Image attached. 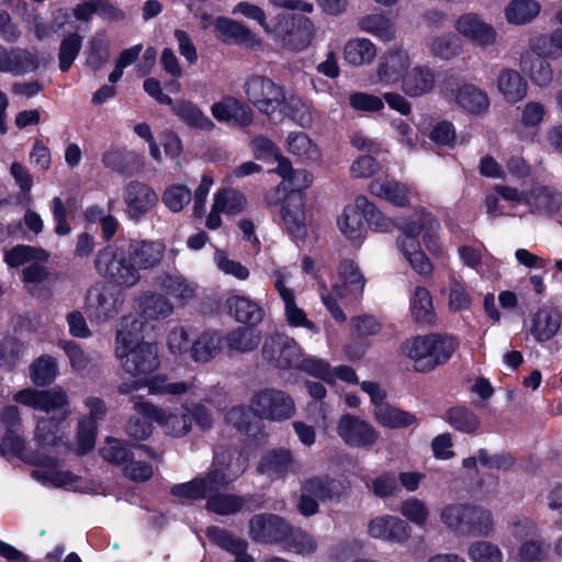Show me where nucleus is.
Here are the masks:
<instances>
[{
    "label": "nucleus",
    "instance_id": "nucleus-1",
    "mask_svg": "<svg viewBox=\"0 0 562 562\" xmlns=\"http://www.w3.org/2000/svg\"><path fill=\"white\" fill-rule=\"evenodd\" d=\"M144 323L128 315L121 319L115 338V357L122 369L135 380L119 386L121 394H130L148 387L153 395L195 394V381H173L166 375L150 374L159 367V357L154 344L143 338Z\"/></svg>",
    "mask_w": 562,
    "mask_h": 562
},
{
    "label": "nucleus",
    "instance_id": "nucleus-2",
    "mask_svg": "<svg viewBox=\"0 0 562 562\" xmlns=\"http://www.w3.org/2000/svg\"><path fill=\"white\" fill-rule=\"evenodd\" d=\"M358 205L362 209L363 220L373 231L386 233L394 226L397 227L400 235L396 238V248L416 273L426 277L432 272V265L419 241V235L423 234L428 251L438 257L443 255L438 236L440 223L431 213L424 207H417L411 217L393 222L364 195H358Z\"/></svg>",
    "mask_w": 562,
    "mask_h": 562
},
{
    "label": "nucleus",
    "instance_id": "nucleus-3",
    "mask_svg": "<svg viewBox=\"0 0 562 562\" xmlns=\"http://www.w3.org/2000/svg\"><path fill=\"white\" fill-rule=\"evenodd\" d=\"M166 252L161 240L132 239L126 251L111 245L101 249L94 260L97 271L116 283L132 288L140 280L139 270L159 266Z\"/></svg>",
    "mask_w": 562,
    "mask_h": 562
},
{
    "label": "nucleus",
    "instance_id": "nucleus-4",
    "mask_svg": "<svg viewBox=\"0 0 562 562\" xmlns=\"http://www.w3.org/2000/svg\"><path fill=\"white\" fill-rule=\"evenodd\" d=\"M249 453L246 448L232 443H218L214 449L210 472L188 483L172 486L171 494L189 499H202L209 493L228 486L240 477L248 468Z\"/></svg>",
    "mask_w": 562,
    "mask_h": 562
},
{
    "label": "nucleus",
    "instance_id": "nucleus-5",
    "mask_svg": "<svg viewBox=\"0 0 562 562\" xmlns=\"http://www.w3.org/2000/svg\"><path fill=\"white\" fill-rule=\"evenodd\" d=\"M13 398L22 405L41 409L50 416L37 422L35 440L43 447L55 445L59 439L61 423L71 415L67 393L60 387L47 391L25 389L18 392Z\"/></svg>",
    "mask_w": 562,
    "mask_h": 562
},
{
    "label": "nucleus",
    "instance_id": "nucleus-6",
    "mask_svg": "<svg viewBox=\"0 0 562 562\" xmlns=\"http://www.w3.org/2000/svg\"><path fill=\"white\" fill-rule=\"evenodd\" d=\"M244 91L248 101L270 120L280 121L290 115L300 126H311L312 117L308 112L297 114L293 111L302 104L301 99L296 95L286 97L283 88L271 79L251 76L246 80Z\"/></svg>",
    "mask_w": 562,
    "mask_h": 562
},
{
    "label": "nucleus",
    "instance_id": "nucleus-7",
    "mask_svg": "<svg viewBox=\"0 0 562 562\" xmlns=\"http://www.w3.org/2000/svg\"><path fill=\"white\" fill-rule=\"evenodd\" d=\"M562 55V32L554 31L550 35H533L529 38L528 49L520 56V69L538 86L551 82L553 72L549 58Z\"/></svg>",
    "mask_w": 562,
    "mask_h": 562
},
{
    "label": "nucleus",
    "instance_id": "nucleus-8",
    "mask_svg": "<svg viewBox=\"0 0 562 562\" xmlns=\"http://www.w3.org/2000/svg\"><path fill=\"white\" fill-rule=\"evenodd\" d=\"M1 453H12L21 460L37 467L33 471V476L45 484L57 487H71L76 476L70 472L59 469L58 462L50 457H36L26 452L24 440L16 434V430H5L0 442Z\"/></svg>",
    "mask_w": 562,
    "mask_h": 562
},
{
    "label": "nucleus",
    "instance_id": "nucleus-9",
    "mask_svg": "<svg viewBox=\"0 0 562 562\" xmlns=\"http://www.w3.org/2000/svg\"><path fill=\"white\" fill-rule=\"evenodd\" d=\"M349 491V482L341 476L324 474L308 477L302 483L299 512L306 517L313 516L318 513V502L339 503Z\"/></svg>",
    "mask_w": 562,
    "mask_h": 562
},
{
    "label": "nucleus",
    "instance_id": "nucleus-10",
    "mask_svg": "<svg viewBox=\"0 0 562 562\" xmlns=\"http://www.w3.org/2000/svg\"><path fill=\"white\" fill-rule=\"evenodd\" d=\"M316 34L314 22L306 16L279 13L268 35L283 49L303 52L313 42Z\"/></svg>",
    "mask_w": 562,
    "mask_h": 562
},
{
    "label": "nucleus",
    "instance_id": "nucleus-11",
    "mask_svg": "<svg viewBox=\"0 0 562 562\" xmlns=\"http://www.w3.org/2000/svg\"><path fill=\"white\" fill-rule=\"evenodd\" d=\"M134 409L139 415L156 422L168 436L182 437L191 430V417L187 405L172 409L138 401L134 404Z\"/></svg>",
    "mask_w": 562,
    "mask_h": 562
},
{
    "label": "nucleus",
    "instance_id": "nucleus-12",
    "mask_svg": "<svg viewBox=\"0 0 562 562\" xmlns=\"http://www.w3.org/2000/svg\"><path fill=\"white\" fill-rule=\"evenodd\" d=\"M250 409L260 418L281 422L294 415L295 404L282 390L265 387L252 395Z\"/></svg>",
    "mask_w": 562,
    "mask_h": 562
},
{
    "label": "nucleus",
    "instance_id": "nucleus-13",
    "mask_svg": "<svg viewBox=\"0 0 562 562\" xmlns=\"http://www.w3.org/2000/svg\"><path fill=\"white\" fill-rule=\"evenodd\" d=\"M274 288L283 304V316L290 327L305 328L314 334L318 333L317 326L308 319L305 311L299 306L294 290L286 285L291 272L285 267H276L271 271Z\"/></svg>",
    "mask_w": 562,
    "mask_h": 562
},
{
    "label": "nucleus",
    "instance_id": "nucleus-14",
    "mask_svg": "<svg viewBox=\"0 0 562 562\" xmlns=\"http://www.w3.org/2000/svg\"><path fill=\"white\" fill-rule=\"evenodd\" d=\"M412 66L409 53L402 47L387 49L379 59L370 80L373 85L394 87L402 82L403 77Z\"/></svg>",
    "mask_w": 562,
    "mask_h": 562
},
{
    "label": "nucleus",
    "instance_id": "nucleus-15",
    "mask_svg": "<svg viewBox=\"0 0 562 562\" xmlns=\"http://www.w3.org/2000/svg\"><path fill=\"white\" fill-rule=\"evenodd\" d=\"M262 356L277 368L290 369L299 367L303 351L294 338L276 334L265 340Z\"/></svg>",
    "mask_w": 562,
    "mask_h": 562
},
{
    "label": "nucleus",
    "instance_id": "nucleus-16",
    "mask_svg": "<svg viewBox=\"0 0 562 562\" xmlns=\"http://www.w3.org/2000/svg\"><path fill=\"white\" fill-rule=\"evenodd\" d=\"M339 438L351 448H369L379 439L378 430L367 420L344 414L337 423Z\"/></svg>",
    "mask_w": 562,
    "mask_h": 562
},
{
    "label": "nucleus",
    "instance_id": "nucleus-17",
    "mask_svg": "<svg viewBox=\"0 0 562 562\" xmlns=\"http://www.w3.org/2000/svg\"><path fill=\"white\" fill-rule=\"evenodd\" d=\"M123 201L127 216L133 221H139L156 206L158 194L144 182L131 181L124 187Z\"/></svg>",
    "mask_w": 562,
    "mask_h": 562
},
{
    "label": "nucleus",
    "instance_id": "nucleus-18",
    "mask_svg": "<svg viewBox=\"0 0 562 562\" xmlns=\"http://www.w3.org/2000/svg\"><path fill=\"white\" fill-rule=\"evenodd\" d=\"M367 532L376 540L403 543L411 537V527L402 518L385 514L370 519Z\"/></svg>",
    "mask_w": 562,
    "mask_h": 562
},
{
    "label": "nucleus",
    "instance_id": "nucleus-19",
    "mask_svg": "<svg viewBox=\"0 0 562 562\" xmlns=\"http://www.w3.org/2000/svg\"><path fill=\"white\" fill-rule=\"evenodd\" d=\"M281 217L288 233L296 240H304L308 233L304 198L299 190L289 193L282 204Z\"/></svg>",
    "mask_w": 562,
    "mask_h": 562
},
{
    "label": "nucleus",
    "instance_id": "nucleus-20",
    "mask_svg": "<svg viewBox=\"0 0 562 562\" xmlns=\"http://www.w3.org/2000/svg\"><path fill=\"white\" fill-rule=\"evenodd\" d=\"M214 32L217 40L228 45H240L246 48H256L262 44V40L249 27L225 16H218L215 19Z\"/></svg>",
    "mask_w": 562,
    "mask_h": 562
},
{
    "label": "nucleus",
    "instance_id": "nucleus-21",
    "mask_svg": "<svg viewBox=\"0 0 562 562\" xmlns=\"http://www.w3.org/2000/svg\"><path fill=\"white\" fill-rule=\"evenodd\" d=\"M453 26L459 35L477 46L486 47L493 45L496 41L494 27L476 13L461 14L454 21Z\"/></svg>",
    "mask_w": 562,
    "mask_h": 562
},
{
    "label": "nucleus",
    "instance_id": "nucleus-22",
    "mask_svg": "<svg viewBox=\"0 0 562 562\" xmlns=\"http://www.w3.org/2000/svg\"><path fill=\"white\" fill-rule=\"evenodd\" d=\"M40 67L38 56L22 47H5L0 44V72L24 76Z\"/></svg>",
    "mask_w": 562,
    "mask_h": 562
},
{
    "label": "nucleus",
    "instance_id": "nucleus-23",
    "mask_svg": "<svg viewBox=\"0 0 562 562\" xmlns=\"http://www.w3.org/2000/svg\"><path fill=\"white\" fill-rule=\"evenodd\" d=\"M211 114L221 123H234L239 127H247L254 121V112L245 102L226 95L211 106Z\"/></svg>",
    "mask_w": 562,
    "mask_h": 562
},
{
    "label": "nucleus",
    "instance_id": "nucleus-24",
    "mask_svg": "<svg viewBox=\"0 0 562 562\" xmlns=\"http://www.w3.org/2000/svg\"><path fill=\"white\" fill-rule=\"evenodd\" d=\"M89 416L79 420L77 434V453L85 454L94 447L97 422L105 414L104 403L98 397H88L85 402Z\"/></svg>",
    "mask_w": 562,
    "mask_h": 562
},
{
    "label": "nucleus",
    "instance_id": "nucleus-25",
    "mask_svg": "<svg viewBox=\"0 0 562 562\" xmlns=\"http://www.w3.org/2000/svg\"><path fill=\"white\" fill-rule=\"evenodd\" d=\"M122 305L120 294L109 285L92 288L87 296V307L100 321L114 317Z\"/></svg>",
    "mask_w": 562,
    "mask_h": 562
},
{
    "label": "nucleus",
    "instance_id": "nucleus-26",
    "mask_svg": "<svg viewBox=\"0 0 562 562\" xmlns=\"http://www.w3.org/2000/svg\"><path fill=\"white\" fill-rule=\"evenodd\" d=\"M288 528L289 525L281 517L272 514H260L250 519L249 536L257 542L281 543Z\"/></svg>",
    "mask_w": 562,
    "mask_h": 562
},
{
    "label": "nucleus",
    "instance_id": "nucleus-27",
    "mask_svg": "<svg viewBox=\"0 0 562 562\" xmlns=\"http://www.w3.org/2000/svg\"><path fill=\"white\" fill-rule=\"evenodd\" d=\"M562 314L558 307L543 305L530 317L529 333L537 342L551 340L560 330Z\"/></svg>",
    "mask_w": 562,
    "mask_h": 562
},
{
    "label": "nucleus",
    "instance_id": "nucleus-28",
    "mask_svg": "<svg viewBox=\"0 0 562 562\" xmlns=\"http://www.w3.org/2000/svg\"><path fill=\"white\" fill-rule=\"evenodd\" d=\"M443 95L448 102L456 103L471 113H482L490 105L487 94L470 83L447 88Z\"/></svg>",
    "mask_w": 562,
    "mask_h": 562
},
{
    "label": "nucleus",
    "instance_id": "nucleus-29",
    "mask_svg": "<svg viewBox=\"0 0 562 562\" xmlns=\"http://www.w3.org/2000/svg\"><path fill=\"white\" fill-rule=\"evenodd\" d=\"M368 190L372 195L398 207L407 206L415 195L411 186L394 179H375L370 182Z\"/></svg>",
    "mask_w": 562,
    "mask_h": 562
},
{
    "label": "nucleus",
    "instance_id": "nucleus-30",
    "mask_svg": "<svg viewBox=\"0 0 562 562\" xmlns=\"http://www.w3.org/2000/svg\"><path fill=\"white\" fill-rule=\"evenodd\" d=\"M435 86V71L425 65L411 66L400 83L402 92L409 98L426 95L432 91Z\"/></svg>",
    "mask_w": 562,
    "mask_h": 562
},
{
    "label": "nucleus",
    "instance_id": "nucleus-31",
    "mask_svg": "<svg viewBox=\"0 0 562 562\" xmlns=\"http://www.w3.org/2000/svg\"><path fill=\"white\" fill-rule=\"evenodd\" d=\"M206 536L211 542L232 554L233 562H255L254 558L247 553L248 542L245 539L215 526L207 528Z\"/></svg>",
    "mask_w": 562,
    "mask_h": 562
},
{
    "label": "nucleus",
    "instance_id": "nucleus-32",
    "mask_svg": "<svg viewBox=\"0 0 562 562\" xmlns=\"http://www.w3.org/2000/svg\"><path fill=\"white\" fill-rule=\"evenodd\" d=\"M228 314L238 323L256 326L262 322L265 311L259 302L245 295H232L226 300Z\"/></svg>",
    "mask_w": 562,
    "mask_h": 562
},
{
    "label": "nucleus",
    "instance_id": "nucleus-33",
    "mask_svg": "<svg viewBox=\"0 0 562 562\" xmlns=\"http://www.w3.org/2000/svg\"><path fill=\"white\" fill-rule=\"evenodd\" d=\"M526 205L532 213L553 214L562 206V193L554 187L537 184L528 193Z\"/></svg>",
    "mask_w": 562,
    "mask_h": 562
},
{
    "label": "nucleus",
    "instance_id": "nucleus-34",
    "mask_svg": "<svg viewBox=\"0 0 562 562\" xmlns=\"http://www.w3.org/2000/svg\"><path fill=\"white\" fill-rule=\"evenodd\" d=\"M172 113L188 127L201 132L214 130V122L195 103L179 99L170 104Z\"/></svg>",
    "mask_w": 562,
    "mask_h": 562
},
{
    "label": "nucleus",
    "instance_id": "nucleus-35",
    "mask_svg": "<svg viewBox=\"0 0 562 562\" xmlns=\"http://www.w3.org/2000/svg\"><path fill=\"white\" fill-rule=\"evenodd\" d=\"M337 226L340 233L351 243L359 244L363 240L366 228L362 209L358 205V196L351 204L345 206L342 213L337 218Z\"/></svg>",
    "mask_w": 562,
    "mask_h": 562
},
{
    "label": "nucleus",
    "instance_id": "nucleus-36",
    "mask_svg": "<svg viewBox=\"0 0 562 562\" xmlns=\"http://www.w3.org/2000/svg\"><path fill=\"white\" fill-rule=\"evenodd\" d=\"M342 56L348 65L355 67L367 66L376 58L378 47L367 37H352L345 43Z\"/></svg>",
    "mask_w": 562,
    "mask_h": 562
},
{
    "label": "nucleus",
    "instance_id": "nucleus-37",
    "mask_svg": "<svg viewBox=\"0 0 562 562\" xmlns=\"http://www.w3.org/2000/svg\"><path fill=\"white\" fill-rule=\"evenodd\" d=\"M496 86L503 98L509 103L521 101L528 90L525 78L515 69L504 68L499 71Z\"/></svg>",
    "mask_w": 562,
    "mask_h": 562
},
{
    "label": "nucleus",
    "instance_id": "nucleus-38",
    "mask_svg": "<svg viewBox=\"0 0 562 562\" xmlns=\"http://www.w3.org/2000/svg\"><path fill=\"white\" fill-rule=\"evenodd\" d=\"M504 546L513 562H541L547 555L544 542L538 536L520 542L517 548L510 544L509 539H505Z\"/></svg>",
    "mask_w": 562,
    "mask_h": 562
},
{
    "label": "nucleus",
    "instance_id": "nucleus-39",
    "mask_svg": "<svg viewBox=\"0 0 562 562\" xmlns=\"http://www.w3.org/2000/svg\"><path fill=\"white\" fill-rule=\"evenodd\" d=\"M158 284L161 290L182 305L188 304L195 296L196 285L179 273L159 276Z\"/></svg>",
    "mask_w": 562,
    "mask_h": 562
},
{
    "label": "nucleus",
    "instance_id": "nucleus-40",
    "mask_svg": "<svg viewBox=\"0 0 562 562\" xmlns=\"http://www.w3.org/2000/svg\"><path fill=\"white\" fill-rule=\"evenodd\" d=\"M429 335L414 336L401 345V352L413 361L418 372L430 371Z\"/></svg>",
    "mask_w": 562,
    "mask_h": 562
},
{
    "label": "nucleus",
    "instance_id": "nucleus-41",
    "mask_svg": "<svg viewBox=\"0 0 562 562\" xmlns=\"http://www.w3.org/2000/svg\"><path fill=\"white\" fill-rule=\"evenodd\" d=\"M358 27L382 42H391L396 36L395 23L384 13H370L360 18Z\"/></svg>",
    "mask_w": 562,
    "mask_h": 562
},
{
    "label": "nucleus",
    "instance_id": "nucleus-42",
    "mask_svg": "<svg viewBox=\"0 0 562 562\" xmlns=\"http://www.w3.org/2000/svg\"><path fill=\"white\" fill-rule=\"evenodd\" d=\"M373 416L380 426L390 429L408 428L417 425L418 423L415 414L402 411L386 403L374 408Z\"/></svg>",
    "mask_w": 562,
    "mask_h": 562
},
{
    "label": "nucleus",
    "instance_id": "nucleus-43",
    "mask_svg": "<svg viewBox=\"0 0 562 562\" xmlns=\"http://www.w3.org/2000/svg\"><path fill=\"white\" fill-rule=\"evenodd\" d=\"M293 467V459L286 450H272L262 456L257 471L274 480L286 475Z\"/></svg>",
    "mask_w": 562,
    "mask_h": 562
},
{
    "label": "nucleus",
    "instance_id": "nucleus-44",
    "mask_svg": "<svg viewBox=\"0 0 562 562\" xmlns=\"http://www.w3.org/2000/svg\"><path fill=\"white\" fill-rule=\"evenodd\" d=\"M223 342V337L218 331H203L191 345V358L195 362L206 363L215 358Z\"/></svg>",
    "mask_w": 562,
    "mask_h": 562
},
{
    "label": "nucleus",
    "instance_id": "nucleus-45",
    "mask_svg": "<svg viewBox=\"0 0 562 562\" xmlns=\"http://www.w3.org/2000/svg\"><path fill=\"white\" fill-rule=\"evenodd\" d=\"M459 257L464 266L486 276L496 268V260L482 246H462L458 250Z\"/></svg>",
    "mask_w": 562,
    "mask_h": 562
},
{
    "label": "nucleus",
    "instance_id": "nucleus-46",
    "mask_svg": "<svg viewBox=\"0 0 562 562\" xmlns=\"http://www.w3.org/2000/svg\"><path fill=\"white\" fill-rule=\"evenodd\" d=\"M288 151L305 162H317L322 153L319 147L303 132H291L285 138Z\"/></svg>",
    "mask_w": 562,
    "mask_h": 562
},
{
    "label": "nucleus",
    "instance_id": "nucleus-47",
    "mask_svg": "<svg viewBox=\"0 0 562 562\" xmlns=\"http://www.w3.org/2000/svg\"><path fill=\"white\" fill-rule=\"evenodd\" d=\"M469 504L450 503L439 509V520L449 531L467 536Z\"/></svg>",
    "mask_w": 562,
    "mask_h": 562
},
{
    "label": "nucleus",
    "instance_id": "nucleus-48",
    "mask_svg": "<svg viewBox=\"0 0 562 562\" xmlns=\"http://www.w3.org/2000/svg\"><path fill=\"white\" fill-rule=\"evenodd\" d=\"M409 312L413 319L420 324H431L435 321V308L429 291L416 286L409 297Z\"/></svg>",
    "mask_w": 562,
    "mask_h": 562
},
{
    "label": "nucleus",
    "instance_id": "nucleus-49",
    "mask_svg": "<svg viewBox=\"0 0 562 562\" xmlns=\"http://www.w3.org/2000/svg\"><path fill=\"white\" fill-rule=\"evenodd\" d=\"M430 371L446 363L459 346V340L449 335L429 334Z\"/></svg>",
    "mask_w": 562,
    "mask_h": 562
},
{
    "label": "nucleus",
    "instance_id": "nucleus-50",
    "mask_svg": "<svg viewBox=\"0 0 562 562\" xmlns=\"http://www.w3.org/2000/svg\"><path fill=\"white\" fill-rule=\"evenodd\" d=\"M280 544L285 550L303 557L312 555L318 549L317 540L313 535L302 529H291L290 527Z\"/></svg>",
    "mask_w": 562,
    "mask_h": 562
},
{
    "label": "nucleus",
    "instance_id": "nucleus-51",
    "mask_svg": "<svg viewBox=\"0 0 562 562\" xmlns=\"http://www.w3.org/2000/svg\"><path fill=\"white\" fill-rule=\"evenodd\" d=\"M49 254L41 248L29 245H16L4 251V262L10 268H19L32 261H48Z\"/></svg>",
    "mask_w": 562,
    "mask_h": 562
},
{
    "label": "nucleus",
    "instance_id": "nucleus-52",
    "mask_svg": "<svg viewBox=\"0 0 562 562\" xmlns=\"http://www.w3.org/2000/svg\"><path fill=\"white\" fill-rule=\"evenodd\" d=\"M139 310L147 319H160L169 317L173 313V305L162 294L145 293L139 300Z\"/></svg>",
    "mask_w": 562,
    "mask_h": 562
},
{
    "label": "nucleus",
    "instance_id": "nucleus-53",
    "mask_svg": "<svg viewBox=\"0 0 562 562\" xmlns=\"http://www.w3.org/2000/svg\"><path fill=\"white\" fill-rule=\"evenodd\" d=\"M540 11L537 0H513L505 8V18L510 24L524 25L536 19Z\"/></svg>",
    "mask_w": 562,
    "mask_h": 562
},
{
    "label": "nucleus",
    "instance_id": "nucleus-54",
    "mask_svg": "<svg viewBox=\"0 0 562 562\" xmlns=\"http://www.w3.org/2000/svg\"><path fill=\"white\" fill-rule=\"evenodd\" d=\"M495 530L494 516L491 510L480 506L469 505L467 519V536H491Z\"/></svg>",
    "mask_w": 562,
    "mask_h": 562
},
{
    "label": "nucleus",
    "instance_id": "nucleus-55",
    "mask_svg": "<svg viewBox=\"0 0 562 562\" xmlns=\"http://www.w3.org/2000/svg\"><path fill=\"white\" fill-rule=\"evenodd\" d=\"M338 274L345 284L347 293L355 299L361 297L366 279L358 266L351 260H342L338 268Z\"/></svg>",
    "mask_w": 562,
    "mask_h": 562
},
{
    "label": "nucleus",
    "instance_id": "nucleus-56",
    "mask_svg": "<svg viewBox=\"0 0 562 562\" xmlns=\"http://www.w3.org/2000/svg\"><path fill=\"white\" fill-rule=\"evenodd\" d=\"M467 555L471 562H504V553L497 543L475 540L468 546Z\"/></svg>",
    "mask_w": 562,
    "mask_h": 562
},
{
    "label": "nucleus",
    "instance_id": "nucleus-57",
    "mask_svg": "<svg viewBox=\"0 0 562 562\" xmlns=\"http://www.w3.org/2000/svg\"><path fill=\"white\" fill-rule=\"evenodd\" d=\"M58 362L49 355H42L30 367L32 381L37 385L50 384L57 376Z\"/></svg>",
    "mask_w": 562,
    "mask_h": 562
},
{
    "label": "nucleus",
    "instance_id": "nucleus-58",
    "mask_svg": "<svg viewBox=\"0 0 562 562\" xmlns=\"http://www.w3.org/2000/svg\"><path fill=\"white\" fill-rule=\"evenodd\" d=\"M86 64L93 71L100 70L110 57V41L105 34L99 33L89 43Z\"/></svg>",
    "mask_w": 562,
    "mask_h": 562
},
{
    "label": "nucleus",
    "instance_id": "nucleus-59",
    "mask_svg": "<svg viewBox=\"0 0 562 562\" xmlns=\"http://www.w3.org/2000/svg\"><path fill=\"white\" fill-rule=\"evenodd\" d=\"M401 515L418 528L425 529L430 519L427 504L417 497H409L400 505Z\"/></svg>",
    "mask_w": 562,
    "mask_h": 562
},
{
    "label": "nucleus",
    "instance_id": "nucleus-60",
    "mask_svg": "<svg viewBox=\"0 0 562 562\" xmlns=\"http://www.w3.org/2000/svg\"><path fill=\"white\" fill-rule=\"evenodd\" d=\"M209 493L206 507L210 512L218 515H232L240 510L244 499L235 494L228 493Z\"/></svg>",
    "mask_w": 562,
    "mask_h": 562
},
{
    "label": "nucleus",
    "instance_id": "nucleus-61",
    "mask_svg": "<svg viewBox=\"0 0 562 562\" xmlns=\"http://www.w3.org/2000/svg\"><path fill=\"white\" fill-rule=\"evenodd\" d=\"M213 202L223 213L227 215H236L246 206L245 195L234 189L224 188L214 193Z\"/></svg>",
    "mask_w": 562,
    "mask_h": 562
},
{
    "label": "nucleus",
    "instance_id": "nucleus-62",
    "mask_svg": "<svg viewBox=\"0 0 562 562\" xmlns=\"http://www.w3.org/2000/svg\"><path fill=\"white\" fill-rule=\"evenodd\" d=\"M260 335L247 328H236L227 334L225 341L231 350L248 352L257 348L260 342Z\"/></svg>",
    "mask_w": 562,
    "mask_h": 562
},
{
    "label": "nucleus",
    "instance_id": "nucleus-63",
    "mask_svg": "<svg viewBox=\"0 0 562 562\" xmlns=\"http://www.w3.org/2000/svg\"><path fill=\"white\" fill-rule=\"evenodd\" d=\"M507 531L509 535L507 539H509L510 544L513 546L512 540L522 542L538 536V526L527 516L515 515L507 524Z\"/></svg>",
    "mask_w": 562,
    "mask_h": 562
},
{
    "label": "nucleus",
    "instance_id": "nucleus-64",
    "mask_svg": "<svg viewBox=\"0 0 562 562\" xmlns=\"http://www.w3.org/2000/svg\"><path fill=\"white\" fill-rule=\"evenodd\" d=\"M449 424L462 432H473L479 429L481 422L479 417L465 407H453L447 412Z\"/></svg>",
    "mask_w": 562,
    "mask_h": 562
}]
</instances>
